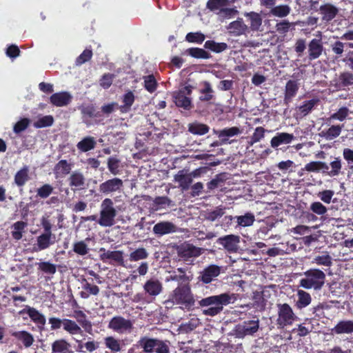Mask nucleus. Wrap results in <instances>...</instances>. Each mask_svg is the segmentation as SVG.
Returning a JSON list of instances; mask_svg holds the SVG:
<instances>
[{"label":"nucleus","mask_w":353,"mask_h":353,"mask_svg":"<svg viewBox=\"0 0 353 353\" xmlns=\"http://www.w3.org/2000/svg\"><path fill=\"white\" fill-rule=\"evenodd\" d=\"M236 299V294L225 292L202 299L199 304L202 307H207L203 310L204 315L214 316L223 311L224 306L234 303Z\"/></svg>","instance_id":"1"},{"label":"nucleus","mask_w":353,"mask_h":353,"mask_svg":"<svg viewBox=\"0 0 353 353\" xmlns=\"http://www.w3.org/2000/svg\"><path fill=\"white\" fill-rule=\"evenodd\" d=\"M169 301L186 309L193 307L195 302L188 283L179 285L170 294Z\"/></svg>","instance_id":"2"},{"label":"nucleus","mask_w":353,"mask_h":353,"mask_svg":"<svg viewBox=\"0 0 353 353\" xmlns=\"http://www.w3.org/2000/svg\"><path fill=\"white\" fill-rule=\"evenodd\" d=\"M325 282V274L319 269H310L303 273L299 280V286L315 291L320 290Z\"/></svg>","instance_id":"3"},{"label":"nucleus","mask_w":353,"mask_h":353,"mask_svg":"<svg viewBox=\"0 0 353 353\" xmlns=\"http://www.w3.org/2000/svg\"><path fill=\"white\" fill-rule=\"evenodd\" d=\"M137 346L143 349L145 353H168L169 346L167 341L158 339L141 337L137 342Z\"/></svg>","instance_id":"4"},{"label":"nucleus","mask_w":353,"mask_h":353,"mask_svg":"<svg viewBox=\"0 0 353 353\" xmlns=\"http://www.w3.org/2000/svg\"><path fill=\"white\" fill-rule=\"evenodd\" d=\"M44 230L37 236L36 242L33 245V250L39 252L46 250L53 245L57 238L54 234L52 233L49 222H43Z\"/></svg>","instance_id":"5"},{"label":"nucleus","mask_w":353,"mask_h":353,"mask_svg":"<svg viewBox=\"0 0 353 353\" xmlns=\"http://www.w3.org/2000/svg\"><path fill=\"white\" fill-rule=\"evenodd\" d=\"M172 201L168 196H157L153 201L145 199L139 202L138 207L144 213L148 214L169 207Z\"/></svg>","instance_id":"6"},{"label":"nucleus","mask_w":353,"mask_h":353,"mask_svg":"<svg viewBox=\"0 0 353 353\" xmlns=\"http://www.w3.org/2000/svg\"><path fill=\"white\" fill-rule=\"evenodd\" d=\"M108 328L119 334H130L133 329V322L121 316H115L108 323Z\"/></svg>","instance_id":"7"},{"label":"nucleus","mask_w":353,"mask_h":353,"mask_svg":"<svg viewBox=\"0 0 353 353\" xmlns=\"http://www.w3.org/2000/svg\"><path fill=\"white\" fill-rule=\"evenodd\" d=\"M259 329V320L245 321L236 325L234 332L236 337L243 339L246 336H253Z\"/></svg>","instance_id":"8"},{"label":"nucleus","mask_w":353,"mask_h":353,"mask_svg":"<svg viewBox=\"0 0 353 353\" xmlns=\"http://www.w3.org/2000/svg\"><path fill=\"white\" fill-rule=\"evenodd\" d=\"M203 251V249L190 243L181 244L177 248L179 256L186 262H192V259L199 256Z\"/></svg>","instance_id":"9"},{"label":"nucleus","mask_w":353,"mask_h":353,"mask_svg":"<svg viewBox=\"0 0 353 353\" xmlns=\"http://www.w3.org/2000/svg\"><path fill=\"white\" fill-rule=\"evenodd\" d=\"M123 187L122 179L114 177L108 179L99 185V190L101 193L108 195L115 192H121Z\"/></svg>","instance_id":"10"},{"label":"nucleus","mask_w":353,"mask_h":353,"mask_svg":"<svg viewBox=\"0 0 353 353\" xmlns=\"http://www.w3.org/2000/svg\"><path fill=\"white\" fill-rule=\"evenodd\" d=\"M278 307V324L281 327L292 325L296 318L292 307L287 303L279 304Z\"/></svg>","instance_id":"11"},{"label":"nucleus","mask_w":353,"mask_h":353,"mask_svg":"<svg viewBox=\"0 0 353 353\" xmlns=\"http://www.w3.org/2000/svg\"><path fill=\"white\" fill-rule=\"evenodd\" d=\"M117 210L111 199H105L101 204L100 219L99 221H114L117 215Z\"/></svg>","instance_id":"12"},{"label":"nucleus","mask_w":353,"mask_h":353,"mask_svg":"<svg viewBox=\"0 0 353 353\" xmlns=\"http://www.w3.org/2000/svg\"><path fill=\"white\" fill-rule=\"evenodd\" d=\"M143 288L148 295L156 297L163 291L162 283L156 278H151L145 281Z\"/></svg>","instance_id":"13"},{"label":"nucleus","mask_w":353,"mask_h":353,"mask_svg":"<svg viewBox=\"0 0 353 353\" xmlns=\"http://www.w3.org/2000/svg\"><path fill=\"white\" fill-rule=\"evenodd\" d=\"M323 49L321 38L312 39L308 43V59L312 61L319 58L323 53Z\"/></svg>","instance_id":"14"},{"label":"nucleus","mask_w":353,"mask_h":353,"mask_svg":"<svg viewBox=\"0 0 353 353\" xmlns=\"http://www.w3.org/2000/svg\"><path fill=\"white\" fill-rule=\"evenodd\" d=\"M319 11L321 15L322 21L325 22L332 21L339 12V8L330 3L321 5Z\"/></svg>","instance_id":"15"},{"label":"nucleus","mask_w":353,"mask_h":353,"mask_svg":"<svg viewBox=\"0 0 353 353\" xmlns=\"http://www.w3.org/2000/svg\"><path fill=\"white\" fill-rule=\"evenodd\" d=\"M22 312L27 314L30 319L37 325L38 327L43 328L46 325V319L45 316L39 310L34 307L27 306L23 309Z\"/></svg>","instance_id":"16"},{"label":"nucleus","mask_w":353,"mask_h":353,"mask_svg":"<svg viewBox=\"0 0 353 353\" xmlns=\"http://www.w3.org/2000/svg\"><path fill=\"white\" fill-rule=\"evenodd\" d=\"M79 110L82 114L83 122L87 125H90L88 119L97 118L101 117V112L97 111L93 104L83 105L79 107Z\"/></svg>","instance_id":"17"},{"label":"nucleus","mask_w":353,"mask_h":353,"mask_svg":"<svg viewBox=\"0 0 353 353\" xmlns=\"http://www.w3.org/2000/svg\"><path fill=\"white\" fill-rule=\"evenodd\" d=\"M72 101V96L67 92L52 94L50 97V103L56 107L68 105Z\"/></svg>","instance_id":"18"},{"label":"nucleus","mask_w":353,"mask_h":353,"mask_svg":"<svg viewBox=\"0 0 353 353\" xmlns=\"http://www.w3.org/2000/svg\"><path fill=\"white\" fill-rule=\"evenodd\" d=\"M295 139L292 134L278 132L270 141L271 147L276 148L282 144H289Z\"/></svg>","instance_id":"19"},{"label":"nucleus","mask_w":353,"mask_h":353,"mask_svg":"<svg viewBox=\"0 0 353 353\" xmlns=\"http://www.w3.org/2000/svg\"><path fill=\"white\" fill-rule=\"evenodd\" d=\"M299 84L296 81L289 80L285 87L284 103L288 104L296 95L299 90Z\"/></svg>","instance_id":"20"},{"label":"nucleus","mask_w":353,"mask_h":353,"mask_svg":"<svg viewBox=\"0 0 353 353\" xmlns=\"http://www.w3.org/2000/svg\"><path fill=\"white\" fill-rule=\"evenodd\" d=\"M221 272L220 267L216 265H210L205 268L201 274V280L204 283H210Z\"/></svg>","instance_id":"21"},{"label":"nucleus","mask_w":353,"mask_h":353,"mask_svg":"<svg viewBox=\"0 0 353 353\" xmlns=\"http://www.w3.org/2000/svg\"><path fill=\"white\" fill-rule=\"evenodd\" d=\"M174 181L179 183V186L181 190L185 191L190 188L192 183L191 176L185 170H179L174 175Z\"/></svg>","instance_id":"22"},{"label":"nucleus","mask_w":353,"mask_h":353,"mask_svg":"<svg viewBox=\"0 0 353 353\" xmlns=\"http://www.w3.org/2000/svg\"><path fill=\"white\" fill-rule=\"evenodd\" d=\"M219 243L229 252H236L239 248V237L228 235L219 239Z\"/></svg>","instance_id":"23"},{"label":"nucleus","mask_w":353,"mask_h":353,"mask_svg":"<svg viewBox=\"0 0 353 353\" xmlns=\"http://www.w3.org/2000/svg\"><path fill=\"white\" fill-rule=\"evenodd\" d=\"M11 335L25 347H30L34 341L32 334L27 331H15L12 332Z\"/></svg>","instance_id":"24"},{"label":"nucleus","mask_w":353,"mask_h":353,"mask_svg":"<svg viewBox=\"0 0 353 353\" xmlns=\"http://www.w3.org/2000/svg\"><path fill=\"white\" fill-rule=\"evenodd\" d=\"M353 85V74L350 72H341L335 84L339 90H344L345 88Z\"/></svg>","instance_id":"25"},{"label":"nucleus","mask_w":353,"mask_h":353,"mask_svg":"<svg viewBox=\"0 0 353 353\" xmlns=\"http://www.w3.org/2000/svg\"><path fill=\"white\" fill-rule=\"evenodd\" d=\"M332 332L336 334L353 333V321L345 320L339 321L332 329Z\"/></svg>","instance_id":"26"},{"label":"nucleus","mask_w":353,"mask_h":353,"mask_svg":"<svg viewBox=\"0 0 353 353\" xmlns=\"http://www.w3.org/2000/svg\"><path fill=\"white\" fill-rule=\"evenodd\" d=\"M241 130L238 127L225 128L223 130L215 132L216 134L221 139L222 143L228 142V137H232L241 134Z\"/></svg>","instance_id":"27"},{"label":"nucleus","mask_w":353,"mask_h":353,"mask_svg":"<svg viewBox=\"0 0 353 353\" xmlns=\"http://www.w3.org/2000/svg\"><path fill=\"white\" fill-rule=\"evenodd\" d=\"M172 97L177 107L182 108L185 110H190L192 108V101L189 97L176 92L173 93Z\"/></svg>","instance_id":"28"},{"label":"nucleus","mask_w":353,"mask_h":353,"mask_svg":"<svg viewBox=\"0 0 353 353\" xmlns=\"http://www.w3.org/2000/svg\"><path fill=\"white\" fill-rule=\"evenodd\" d=\"M227 180L226 174L225 172L219 173L215 175L211 181L207 184L206 193H210L212 190L222 186Z\"/></svg>","instance_id":"29"},{"label":"nucleus","mask_w":353,"mask_h":353,"mask_svg":"<svg viewBox=\"0 0 353 353\" xmlns=\"http://www.w3.org/2000/svg\"><path fill=\"white\" fill-rule=\"evenodd\" d=\"M71 169V164L68 163L66 160H61L55 165L54 173L57 178L64 177L70 172Z\"/></svg>","instance_id":"30"},{"label":"nucleus","mask_w":353,"mask_h":353,"mask_svg":"<svg viewBox=\"0 0 353 353\" xmlns=\"http://www.w3.org/2000/svg\"><path fill=\"white\" fill-rule=\"evenodd\" d=\"M96 145L97 142L95 138L91 136H88L83 138L82 140L77 144V148L79 151L86 152L94 149Z\"/></svg>","instance_id":"31"},{"label":"nucleus","mask_w":353,"mask_h":353,"mask_svg":"<svg viewBox=\"0 0 353 353\" xmlns=\"http://www.w3.org/2000/svg\"><path fill=\"white\" fill-rule=\"evenodd\" d=\"M188 132L194 135H204L210 130V127L204 123L194 121L188 125Z\"/></svg>","instance_id":"32"},{"label":"nucleus","mask_w":353,"mask_h":353,"mask_svg":"<svg viewBox=\"0 0 353 353\" xmlns=\"http://www.w3.org/2000/svg\"><path fill=\"white\" fill-rule=\"evenodd\" d=\"M296 295L297 301L295 305L298 309L305 308L311 303L312 297L308 292L303 290H298Z\"/></svg>","instance_id":"33"},{"label":"nucleus","mask_w":353,"mask_h":353,"mask_svg":"<svg viewBox=\"0 0 353 353\" xmlns=\"http://www.w3.org/2000/svg\"><path fill=\"white\" fill-rule=\"evenodd\" d=\"M153 230L158 235H164L174 232L176 227L171 222H159L154 226Z\"/></svg>","instance_id":"34"},{"label":"nucleus","mask_w":353,"mask_h":353,"mask_svg":"<svg viewBox=\"0 0 353 353\" xmlns=\"http://www.w3.org/2000/svg\"><path fill=\"white\" fill-rule=\"evenodd\" d=\"M71 345L64 339L55 341L52 345V353H72Z\"/></svg>","instance_id":"35"},{"label":"nucleus","mask_w":353,"mask_h":353,"mask_svg":"<svg viewBox=\"0 0 353 353\" xmlns=\"http://www.w3.org/2000/svg\"><path fill=\"white\" fill-rule=\"evenodd\" d=\"M63 329L70 335L82 334V328L73 320L65 319Z\"/></svg>","instance_id":"36"},{"label":"nucleus","mask_w":353,"mask_h":353,"mask_svg":"<svg viewBox=\"0 0 353 353\" xmlns=\"http://www.w3.org/2000/svg\"><path fill=\"white\" fill-rule=\"evenodd\" d=\"M29 179V168L26 165L17 171L14 175V183L19 187L23 186Z\"/></svg>","instance_id":"37"},{"label":"nucleus","mask_w":353,"mask_h":353,"mask_svg":"<svg viewBox=\"0 0 353 353\" xmlns=\"http://www.w3.org/2000/svg\"><path fill=\"white\" fill-rule=\"evenodd\" d=\"M228 29L231 32L236 35H241L246 32L248 26L244 23L243 19L238 18L237 20L229 24Z\"/></svg>","instance_id":"38"},{"label":"nucleus","mask_w":353,"mask_h":353,"mask_svg":"<svg viewBox=\"0 0 353 353\" xmlns=\"http://www.w3.org/2000/svg\"><path fill=\"white\" fill-rule=\"evenodd\" d=\"M233 3H234V0H208L206 7L210 11L218 12L224 7H226Z\"/></svg>","instance_id":"39"},{"label":"nucleus","mask_w":353,"mask_h":353,"mask_svg":"<svg viewBox=\"0 0 353 353\" xmlns=\"http://www.w3.org/2000/svg\"><path fill=\"white\" fill-rule=\"evenodd\" d=\"M74 313V317L77 319L81 327L86 332H90L92 329V325L91 322L87 319V316L85 313L81 310H75Z\"/></svg>","instance_id":"40"},{"label":"nucleus","mask_w":353,"mask_h":353,"mask_svg":"<svg viewBox=\"0 0 353 353\" xmlns=\"http://www.w3.org/2000/svg\"><path fill=\"white\" fill-rule=\"evenodd\" d=\"M107 167L112 174L117 175L121 172V160L117 156L110 157L107 160Z\"/></svg>","instance_id":"41"},{"label":"nucleus","mask_w":353,"mask_h":353,"mask_svg":"<svg viewBox=\"0 0 353 353\" xmlns=\"http://www.w3.org/2000/svg\"><path fill=\"white\" fill-rule=\"evenodd\" d=\"M104 344L106 348L112 352H119L121 350V342L113 336H107L104 339Z\"/></svg>","instance_id":"42"},{"label":"nucleus","mask_w":353,"mask_h":353,"mask_svg":"<svg viewBox=\"0 0 353 353\" xmlns=\"http://www.w3.org/2000/svg\"><path fill=\"white\" fill-rule=\"evenodd\" d=\"M204 48L216 53H221L228 49L226 43H217L214 40H208L205 42Z\"/></svg>","instance_id":"43"},{"label":"nucleus","mask_w":353,"mask_h":353,"mask_svg":"<svg viewBox=\"0 0 353 353\" xmlns=\"http://www.w3.org/2000/svg\"><path fill=\"white\" fill-rule=\"evenodd\" d=\"M185 53L195 59H208L211 57L209 52L199 48H190L185 50Z\"/></svg>","instance_id":"44"},{"label":"nucleus","mask_w":353,"mask_h":353,"mask_svg":"<svg viewBox=\"0 0 353 353\" xmlns=\"http://www.w3.org/2000/svg\"><path fill=\"white\" fill-rule=\"evenodd\" d=\"M319 102V99H312L308 101H305L303 104L299 107V111L303 116H306L312 112Z\"/></svg>","instance_id":"45"},{"label":"nucleus","mask_w":353,"mask_h":353,"mask_svg":"<svg viewBox=\"0 0 353 353\" xmlns=\"http://www.w3.org/2000/svg\"><path fill=\"white\" fill-rule=\"evenodd\" d=\"M200 92L201 95L199 97V99L201 101H210L214 97V90L208 81L203 82V88L200 90Z\"/></svg>","instance_id":"46"},{"label":"nucleus","mask_w":353,"mask_h":353,"mask_svg":"<svg viewBox=\"0 0 353 353\" xmlns=\"http://www.w3.org/2000/svg\"><path fill=\"white\" fill-rule=\"evenodd\" d=\"M343 126V125H333L326 131H323L321 136L325 137L327 140H332L340 135Z\"/></svg>","instance_id":"47"},{"label":"nucleus","mask_w":353,"mask_h":353,"mask_svg":"<svg viewBox=\"0 0 353 353\" xmlns=\"http://www.w3.org/2000/svg\"><path fill=\"white\" fill-rule=\"evenodd\" d=\"M135 97L132 91L127 92L123 97V105L120 107V110L123 113L130 111L131 106L134 102Z\"/></svg>","instance_id":"48"},{"label":"nucleus","mask_w":353,"mask_h":353,"mask_svg":"<svg viewBox=\"0 0 353 353\" xmlns=\"http://www.w3.org/2000/svg\"><path fill=\"white\" fill-rule=\"evenodd\" d=\"M312 263L330 267L332 265V259L328 253H323L322 255L315 256L312 261Z\"/></svg>","instance_id":"49"},{"label":"nucleus","mask_w":353,"mask_h":353,"mask_svg":"<svg viewBox=\"0 0 353 353\" xmlns=\"http://www.w3.org/2000/svg\"><path fill=\"white\" fill-rule=\"evenodd\" d=\"M26 227V222H15L12 225V236L15 240H19L23 236V233L25 232Z\"/></svg>","instance_id":"50"},{"label":"nucleus","mask_w":353,"mask_h":353,"mask_svg":"<svg viewBox=\"0 0 353 353\" xmlns=\"http://www.w3.org/2000/svg\"><path fill=\"white\" fill-rule=\"evenodd\" d=\"M148 257V252L145 248H141L132 250L129 255L131 261H139L146 259Z\"/></svg>","instance_id":"51"},{"label":"nucleus","mask_w":353,"mask_h":353,"mask_svg":"<svg viewBox=\"0 0 353 353\" xmlns=\"http://www.w3.org/2000/svg\"><path fill=\"white\" fill-rule=\"evenodd\" d=\"M246 17L250 21L252 30H258L262 24V19L260 14L256 12H250L247 14Z\"/></svg>","instance_id":"52"},{"label":"nucleus","mask_w":353,"mask_h":353,"mask_svg":"<svg viewBox=\"0 0 353 353\" xmlns=\"http://www.w3.org/2000/svg\"><path fill=\"white\" fill-rule=\"evenodd\" d=\"M85 183V178L82 173L79 172H73L69 178V184L71 187L79 188Z\"/></svg>","instance_id":"53"},{"label":"nucleus","mask_w":353,"mask_h":353,"mask_svg":"<svg viewBox=\"0 0 353 353\" xmlns=\"http://www.w3.org/2000/svg\"><path fill=\"white\" fill-rule=\"evenodd\" d=\"M276 32L281 35L285 36L290 30L294 29V23H290L287 20H283L277 23L275 26Z\"/></svg>","instance_id":"54"},{"label":"nucleus","mask_w":353,"mask_h":353,"mask_svg":"<svg viewBox=\"0 0 353 353\" xmlns=\"http://www.w3.org/2000/svg\"><path fill=\"white\" fill-rule=\"evenodd\" d=\"M290 12V8L288 5H280L273 7L270 13L275 17H285Z\"/></svg>","instance_id":"55"},{"label":"nucleus","mask_w":353,"mask_h":353,"mask_svg":"<svg viewBox=\"0 0 353 353\" xmlns=\"http://www.w3.org/2000/svg\"><path fill=\"white\" fill-rule=\"evenodd\" d=\"M349 112L350 110L347 107H341L336 112L331 114L327 120L330 121L333 120L343 121L347 117Z\"/></svg>","instance_id":"56"},{"label":"nucleus","mask_w":353,"mask_h":353,"mask_svg":"<svg viewBox=\"0 0 353 353\" xmlns=\"http://www.w3.org/2000/svg\"><path fill=\"white\" fill-rule=\"evenodd\" d=\"M330 166L331 170L328 173V176H338L342 168L341 160L339 157L334 158V160L332 161L330 163Z\"/></svg>","instance_id":"57"},{"label":"nucleus","mask_w":353,"mask_h":353,"mask_svg":"<svg viewBox=\"0 0 353 353\" xmlns=\"http://www.w3.org/2000/svg\"><path fill=\"white\" fill-rule=\"evenodd\" d=\"M53 123V117L52 115H46L39 119L34 123L33 125L36 128H43L52 125Z\"/></svg>","instance_id":"58"},{"label":"nucleus","mask_w":353,"mask_h":353,"mask_svg":"<svg viewBox=\"0 0 353 353\" xmlns=\"http://www.w3.org/2000/svg\"><path fill=\"white\" fill-rule=\"evenodd\" d=\"M36 265L38 266V270L48 274L53 275L57 271L56 265L48 261L39 262Z\"/></svg>","instance_id":"59"},{"label":"nucleus","mask_w":353,"mask_h":353,"mask_svg":"<svg viewBox=\"0 0 353 353\" xmlns=\"http://www.w3.org/2000/svg\"><path fill=\"white\" fill-rule=\"evenodd\" d=\"M144 88L150 93L154 92L157 88V82L153 74L148 75L143 77Z\"/></svg>","instance_id":"60"},{"label":"nucleus","mask_w":353,"mask_h":353,"mask_svg":"<svg viewBox=\"0 0 353 353\" xmlns=\"http://www.w3.org/2000/svg\"><path fill=\"white\" fill-rule=\"evenodd\" d=\"M345 48V43L341 41H336L330 44V49L336 59L343 56Z\"/></svg>","instance_id":"61"},{"label":"nucleus","mask_w":353,"mask_h":353,"mask_svg":"<svg viewBox=\"0 0 353 353\" xmlns=\"http://www.w3.org/2000/svg\"><path fill=\"white\" fill-rule=\"evenodd\" d=\"M265 130L263 127H257L254 130V133L250 138L249 143L252 145L253 144L259 142L265 137Z\"/></svg>","instance_id":"62"},{"label":"nucleus","mask_w":353,"mask_h":353,"mask_svg":"<svg viewBox=\"0 0 353 353\" xmlns=\"http://www.w3.org/2000/svg\"><path fill=\"white\" fill-rule=\"evenodd\" d=\"M199 325L198 319H192L187 323H182L179 327V331L183 333H188L194 330Z\"/></svg>","instance_id":"63"},{"label":"nucleus","mask_w":353,"mask_h":353,"mask_svg":"<svg viewBox=\"0 0 353 353\" xmlns=\"http://www.w3.org/2000/svg\"><path fill=\"white\" fill-rule=\"evenodd\" d=\"M53 187L50 184H44L37 190V196L41 199L48 198L53 192Z\"/></svg>","instance_id":"64"}]
</instances>
